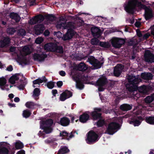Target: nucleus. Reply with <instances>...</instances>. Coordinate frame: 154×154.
<instances>
[{
    "label": "nucleus",
    "mask_w": 154,
    "mask_h": 154,
    "mask_svg": "<svg viewBox=\"0 0 154 154\" xmlns=\"http://www.w3.org/2000/svg\"><path fill=\"white\" fill-rule=\"evenodd\" d=\"M127 79L129 83L128 86L127 85L126 86L128 91L132 92L136 90L138 88L137 85L140 82V79L131 75H128Z\"/></svg>",
    "instance_id": "f257e3e1"
},
{
    "label": "nucleus",
    "mask_w": 154,
    "mask_h": 154,
    "mask_svg": "<svg viewBox=\"0 0 154 154\" xmlns=\"http://www.w3.org/2000/svg\"><path fill=\"white\" fill-rule=\"evenodd\" d=\"M11 146L8 143L5 142L0 143V154H14V148L11 149Z\"/></svg>",
    "instance_id": "f03ea898"
},
{
    "label": "nucleus",
    "mask_w": 154,
    "mask_h": 154,
    "mask_svg": "<svg viewBox=\"0 0 154 154\" xmlns=\"http://www.w3.org/2000/svg\"><path fill=\"white\" fill-rule=\"evenodd\" d=\"M99 139V135L93 131H90L88 133L87 143L89 144H92L97 142Z\"/></svg>",
    "instance_id": "7ed1b4c3"
},
{
    "label": "nucleus",
    "mask_w": 154,
    "mask_h": 154,
    "mask_svg": "<svg viewBox=\"0 0 154 154\" xmlns=\"http://www.w3.org/2000/svg\"><path fill=\"white\" fill-rule=\"evenodd\" d=\"M87 61L93 66L94 69H97L100 68L104 62H101L92 56L88 57Z\"/></svg>",
    "instance_id": "20e7f679"
},
{
    "label": "nucleus",
    "mask_w": 154,
    "mask_h": 154,
    "mask_svg": "<svg viewBox=\"0 0 154 154\" xmlns=\"http://www.w3.org/2000/svg\"><path fill=\"white\" fill-rule=\"evenodd\" d=\"M119 124L115 122H112L109 123L106 130L107 134L112 135L119 128Z\"/></svg>",
    "instance_id": "39448f33"
},
{
    "label": "nucleus",
    "mask_w": 154,
    "mask_h": 154,
    "mask_svg": "<svg viewBox=\"0 0 154 154\" xmlns=\"http://www.w3.org/2000/svg\"><path fill=\"white\" fill-rule=\"evenodd\" d=\"M125 43V40L122 38H116L113 39L111 41L112 46L116 48H120Z\"/></svg>",
    "instance_id": "423d86ee"
},
{
    "label": "nucleus",
    "mask_w": 154,
    "mask_h": 154,
    "mask_svg": "<svg viewBox=\"0 0 154 154\" xmlns=\"http://www.w3.org/2000/svg\"><path fill=\"white\" fill-rule=\"evenodd\" d=\"M144 57L146 62L150 63L154 62V54L149 50L145 51Z\"/></svg>",
    "instance_id": "0eeeda50"
},
{
    "label": "nucleus",
    "mask_w": 154,
    "mask_h": 154,
    "mask_svg": "<svg viewBox=\"0 0 154 154\" xmlns=\"http://www.w3.org/2000/svg\"><path fill=\"white\" fill-rule=\"evenodd\" d=\"M135 6V5L132 2L129 1L127 4L124 6V9L126 12L128 14H133L134 13Z\"/></svg>",
    "instance_id": "6e6552de"
},
{
    "label": "nucleus",
    "mask_w": 154,
    "mask_h": 154,
    "mask_svg": "<svg viewBox=\"0 0 154 154\" xmlns=\"http://www.w3.org/2000/svg\"><path fill=\"white\" fill-rule=\"evenodd\" d=\"M124 66L121 64H117L115 66L113 70V75L116 77H119L122 74Z\"/></svg>",
    "instance_id": "1a4fd4ad"
},
{
    "label": "nucleus",
    "mask_w": 154,
    "mask_h": 154,
    "mask_svg": "<svg viewBox=\"0 0 154 154\" xmlns=\"http://www.w3.org/2000/svg\"><path fill=\"white\" fill-rule=\"evenodd\" d=\"M47 57L45 54L42 53L41 54L35 53L33 55V59L35 61L41 62L44 61L45 59Z\"/></svg>",
    "instance_id": "9d476101"
},
{
    "label": "nucleus",
    "mask_w": 154,
    "mask_h": 154,
    "mask_svg": "<svg viewBox=\"0 0 154 154\" xmlns=\"http://www.w3.org/2000/svg\"><path fill=\"white\" fill-rule=\"evenodd\" d=\"M45 17V16L42 14L38 15L30 20V23L34 24L38 23H40L44 21Z\"/></svg>",
    "instance_id": "9b49d317"
},
{
    "label": "nucleus",
    "mask_w": 154,
    "mask_h": 154,
    "mask_svg": "<svg viewBox=\"0 0 154 154\" xmlns=\"http://www.w3.org/2000/svg\"><path fill=\"white\" fill-rule=\"evenodd\" d=\"M74 31L71 28L68 29L66 33L62 37V39L64 41L69 40L74 35Z\"/></svg>",
    "instance_id": "f8f14e48"
},
{
    "label": "nucleus",
    "mask_w": 154,
    "mask_h": 154,
    "mask_svg": "<svg viewBox=\"0 0 154 154\" xmlns=\"http://www.w3.org/2000/svg\"><path fill=\"white\" fill-rule=\"evenodd\" d=\"M72 93L70 91L66 90L60 95V99L61 101H64L66 99L72 97Z\"/></svg>",
    "instance_id": "ddd939ff"
},
{
    "label": "nucleus",
    "mask_w": 154,
    "mask_h": 154,
    "mask_svg": "<svg viewBox=\"0 0 154 154\" xmlns=\"http://www.w3.org/2000/svg\"><path fill=\"white\" fill-rule=\"evenodd\" d=\"M144 16L146 20H151L154 17L152 10L151 8H146L145 10Z\"/></svg>",
    "instance_id": "4468645a"
},
{
    "label": "nucleus",
    "mask_w": 154,
    "mask_h": 154,
    "mask_svg": "<svg viewBox=\"0 0 154 154\" xmlns=\"http://www.w3.org/2000/svg\"><path fill=\"white\" fill-rule=\"evenodd\" d=\"M142 118L141 116H134L131 119V120L129 121V123L133 125L134 126H138L139 125L141 122L140 120H141Z\"/></svg>",
    "instance_id": "2eb2a0df"
},
{
    "label": "nucleus",
    "mask_w": 154,
    "mask_h": 154,
    "mask_svg": "<svg viewBox=\"0 0 154 154\" xmlns=\"http://www.w3.org/2000/svg\"><path fill=\"white\" fill-rule=\"evenodd\" d=\"M34 29L35 34L39 35L43 32L45 29L44 26L42 24H38L34 26Z\"/></svg>",
    "instance_id": "dca6fc26"
},
{
    "label": "nucleus",
    "mask_w": 154,
    "mask_h": 154,
    "mask_svg": "<svg viewBox=\"0 0 154 154\" xmlns=\"http://www.w3.org/2000/svg\"><path fill=\"white\" fill-rule=\"evenodd\" d=\"M60 136L62 137H63L62 139L68 140H69L74 137V135L72 134V132H71L70 133H69L65 131L60 132Z\"/></svg>",
    "instance_id": "f3484780"
},
{
    "label": "nucleus",
    "mask_w": 154,
    "mask_h": 154,
    "mask_svg": "<svg viewBox=\"0 0 154 154\" xmlns=\"http://www.w3.org/2000/svg\"><path fill=\"white\" fill-rule=\"evenodd\" d=\"M108 82L107 79L105 76L99 78L97 81L96 84L98 86H104Z\"/></svg>",
    "instance_id": "a211bd4d"
},
{
    "label": "nucleus",
    "mask_w": 154,
    "mask_h": 154,
    "mask_svg": "<svg viewBox=\"0 0 154 154\" xmlns=\"http://www.w3.org/2000/svg\"><path fill=\"white\" fill-rule=\"evenodd\" d=\"M7 80L4 77L0 78V88L1 89L3 90H6L8 91L9 90V88H7L6 87H8V85H6Z\"/></svg>",
    "instance_id": "6ab92c4d"
},
{
    "label": "nucleus",
    "mask_w": 154,
    "mask_h": 154,
    "mask_svg": "<svg viewBox=\"0 0 154 154\" xmlns=\"http://www.w3.org/2000/svg\"><path fill=\"white\" fill-rule=\"evenodd\" d=\"M69 119L66 117H63L61 118L58 123L63 126H68L70 123Z\"/></svg>",
    "instance_id": "aec40b11"
},
{
    "label": "nucleus",
    "mask_w": 154,
    "mask_h": 154,
    "mask_svg": "<svg viewBox=\"0 0 154 154\" xmlns=\"http://www.w3.org/2000/svg\"><path fill=\"white\" fill-rule=\"evenodd\" d=\"M91 31L93 36L98 37L100 36L101 34L100 29L97 27H92L91 29Z\"/></svg>",
    "instance_id": "412c9836"
},
{
    "label": "nucleus",
    "mask_w": 154,
    "mask_h": 154,
    "mask_svg": "<svg viewBox=\"0 0 154 154\" xmlns=\"http://www.w3.org/2000/svg\"><path fill=\"white\" fill-rule=\"evenodd\" d=\"M0 41L2 48H3L5 47H7L9 45L11 42V39L8 36L4 37Z\"/></svg>",
    "instance_id": "4be33fe9"
},
{
    "label": "nucleus",
    "mask_w": 154,
    "mask_h": 154,
    "mask_svg": "<svg viewBox=\"0 0 154 154\" xmlns=\"http://www.w3.org/2000/svg\"><path fill=\"white\" fill-rule=\"evenodd\" d=\"M138 88L139 91L143 94H146L148 93L150 89V88L149 86L145 85H143Z\"/></svg>",
    "instance_id": "5701e85b"
},
{
    "label": "nucleus",
    "mask_w": 154,
    "mask_h": 154,
    "mask_svg": "<svg viewBox=\"0 0 154 154\" xmlns=\"http://www.w3.org/2000/svg\"><path fill=\"white\" fill-rule=\"evenodd\" d=\"M54 123L53 121L51 119H48L42 121L40 124V125L51 127Z\"/></svg>",
    "instance_id": "b1692460"
},
{
    "label": "nucleus",
    "mask_w": 154,
    "mask_h": 154,
    "mask_svg": "<svg viewBox=\"0 0 154 154\" xmlns=\"http://www.w3.org/2000/svg\"><path fill=\"white\" fill-rule=\"evenodd\" d=\"M132 107V104L125 103L121 105L120 108L123 111H127L131 109Z\"/></svg>",
    "instance_id": "393cba45"
},
{
    "label": "nucleus",
    "mask_w": 154,
    "mask_h": 154,
    "mask_svg": "<svg viewBox=\"0 0 154 154\" xmlns=\"http://www.w3.org/2000/svg\"><path fill=\"white\" fill-rule=\"evenodd\" d=\"M69 150L66 146H62L58 151L57 154H65L69 152Z\"/></svg>",
    "instance_id": "a878e982"
},
{
    "label": "nucleus",
    "mask_w": 154,
    "mask_h": 154,
    "mask_svg": "<svg viewBox=\"0 0 154 154\" xmlns=\"http://www.w3.org/2000/svg\"><path fill=\"white\" fill-rule=\"evenodd\" d=\"M89 116L86 113H83L80 116L79 120L82 123H85L89 119Z\"/></svg>",
    "instance_id": "bb28decb"
},
{
    "label": "nucleus",
    "mask_w": 154,
    "mask_h": 154,
    "mask_svg": "<svg viewBox=\"0 0 154 154\" xmlns=\"http://www.w3.org/2000/svg\"><path fill=\"white\" fill-rule=\"evenodd\" d=\"M141 75L142 78L145 80H151L153 78L152 74L150 72L147 73L143 72L141 73Z\"/></svg>",
    "instance_id": "cd10ccee"
},
{
    "label": "nucleus",
    "mask_w": 154,
    "mask_h": 154,
    "mask_svg": "<svg viewBox=\"0 0 154 154\" xmlns=\"http://www.w3.org/2000/svg\"><path fill=\"white\" fill-rule=\"evenodd\" d=\"M91 115L94 120L102 118V114L101 113L96 112L95 111L91 112Z\"/></svg>",
    "instance_id": "c85d7f7f"
},
{
    "label": "nucleus",
    "mask_w": 154,
    "mask_h": 154,
    "mask_svg": "<svg viewBox=\"0 0 154 154\" xmlns=\"http://www.w3.org/2000/svg\"><path fill=\"white\" fill-rule=\"evenodd\" d=\"M19 74H16L12 76L9 79L10 82L13 84H15V81L19 80Z\"/></svg>",
    "instance_id": "c756f323"
},
{
    "label": "nucleus",
    "mask_w": 154,
    "mask_h": 154,
    "mask_svg": "<svg viewBox=\"0 0 154 154\" xmlns=\"http://www.w3.org/2000/svg\"><path fill=\"white\" fill-rule=\"evenodd\" d=\"M77 68L79 71L83 72L87 69L88 67L84 63L81 62L78 65Z\"/></svg>",
    "instance_id": "7c9ffc66"
},
{
    "label": "nucleus",
    "mask_w": 154,
    "mask_h": 154,
    "mask_svg": "<svg viewBox=\"0 0 154 154\" xmlns=\"http://www.w3.org/2000/svg\"><path fill=\"white\" fill-rule=\"evenodd\" d=\"M40 128L43 130V132L48 134L51 133L53 129L51 127L40 125Z\"/></svg>",
    "instance_id": "2f4dec72"
},
{
    "label": "nucleus",
    "mask_w": 154,
    "mask_h": 154,
    "mask_svg": "<svg viewBox=\"0 0 154 154\" xmlns=\"http://www.w3.org/2000/svg\"><path fill=\"white\" fill-rule=\"evenodd\" d=\"M10 17L14 20L16 22H18L20 20L19 15L17 13L14 12L11 13L10 14Z\"/></svg>",
    "instance_id": "473e14b6"
},
{
    "label": "nucleus",
    "mask_w": 154,
    "mask_h": 154,
    "mask_svg": "<svg viewBox=\"0 0 154 154\" xmlns=\"http://www.w3.org/2000/svg\"><path fill=\"white\" fill-rule=\"evenodd\" d=\"M71 25V22H69L67 24H62L61 23H58L56 25V27L57 28L60 29L62 27H63L64 29H67L68 28H69Z\"/></svg>",
    "instance_id": "72a5a7b5"
},
{
    "label": "nucleus",
    "mask_w": 154,
    "mask_h": 154,
    "mask_svg": "<svg viewBox=\"0 0 154 154\" xmlns=\"http://www.w3.org/2000/svg\"><path fill=\"white\" fill-rule=\"evenodd\" d=\"M45 18L48 21L51 22L55 20L56 18L55 16L53 14H47L45 15Z\"/></svg>",
    "instance_id": "f704fd0d"
},
{
    "label": "nucleus",
    "mask_w": 154,
    "mask_h": 154,
    "mask_svg": "<svg viewBox=\"0 0 154 154\" xmlns=\"http://www.w3.org/2000/svg\"><path fill=\"white\" fill-rule=\"evenodd\" d=\"M37 106V104L35 103L31 102H27L25 104L26 107L29 109H34L35 106Z\"/></svg>",
    "instance_id": "c9c22d12"
},
{
    "label": "nucleus",
    "mask_w": 154,
    "mask_h": 154,
    "mask_svg": "<svg viewBox=\"0 0 154 154\" xmlns=\"http://www.w3.org/2000/svg\"><path fill=\"white\" fill-rule=\"evenodd\" d=\"M145 121L149 124L154 125V116L146 117Z\"/></svg>",
    "instance_id": "e433bc0d"
},
{
    "label": "nucleus",
    "mask_w": 154,
    "mask_h": 154,
    "mask_svg": "<svg viewBox=\"0 0 154 154\" xmlns=\"http://www.w3.org/2000/svg\"><path fill=\"white\" fill-rule=\"evenodd\" d=\"M40 91L39 88H35L33 91V94L32 95L33 97L35 99L36 98L38 97L40 94Z\"/></svg>",
    "instance_id": "4c0bfd02"
},
{
    "label": "nucleus",
    "mask_w": 154,
    "mask_h": 154,
    "mask_svg": "<svg viewBox=\"0 0 154 154\" xmlns=\"http://www.w3.org/2000/svg\"><path fill=\"white\" fill-rule=\"evenodd\" d=\"M31 114V112L28 109L25 110L23 111V117L25 118H29Z\"/></svg>",
    "instance_id": "58836bf2"
},
{
    "label": "nucleus",
    "mask_w": 154,
    "mask_h": 154,
    "mask_svg": "<svg viewBox=\"0 0 154 154\" xmlns=\"http://www.w3.org/2000/svg\"><path fill=\"white\" fill-rule=\"evenodd\" d=\"M15 148L17 149H20L24 147V145L22 142L19 141L14 143Z\"/></svg>",
    "instance_id": "ea45409f"
},
{
    "label": "nucleus",
    "mask_w": 154,
    "mask_h": 154,
    "mask_svg": "<svg viewBox=\"0 0 154 154\" xmlns=\"http://www.w3.org/2000/svg\"><path fill=\"white\" fill-rule=\"evenodd\" d=\"M99 119L96 122V125L98 127L103 126L105 124V120L103 119Z\"/></svg>",
    "instance_id": "a19ab883"
},
{
    "label": "nucleus",
    "mask_w": 154,
    "mask_h": 154,
    "mask_svg": "<svg viewBox=\"0 0 154 154\" xmlns=\"http://www.w3.org/2000/svg\"><path fill=\"white\" fill-rule=\"evenodd\" d=\"M55 48L54 52H56L60 54H62L63 53V47L61 45H57Z\"/></svg>",
    "instance_id": "79ce46f5"
},
{
    "label": "nucleus",
    "mask_w": 154,
    "mask_h": 154,
    "mask_svg": "<svg viewBox=\"0 0 154 154\" xmlns=\"http://www.w3.org/2000/svg\"><path fill=\"white\" fill-rule=\"evenodd\" d=\"M100 45L103 48H109L111 46L110 44L108 42H100Z\"/></svg>",
    "instance_id": "37998d69"
},
{
    "label": "nucleus",
    "mask_w": 154,
    "mask_h": 154,
    "mask_svg": "<svg viewBox=\"0 0 154 154\" xmlns=\"http://www.w3.org/2000/svg\"><path fill=\"white\" fill-rule=\"evenodd\" d=\"M153 100H154V98L151 96H148L146 97L144 99V101L146 103H150Z\"/></svg>",
    "instance_id": "c03bdc74"
},
{
    "label": "nucleus",
    "mask_w": 154,
    "mask_h": 154,
    "mask_svg": "<svg viewBox=\"0 0 154 154\" xmlns=\"http://www.w3.org/2000/svg\"><path fill=\"white\" fill-rule=\"evenodd\" d=\"M17 35L19 36H25L26 34L25 30L23 29H18L17 31Z\"/></svg>",
    "instance_id": "a18cd8bd"
},
{
    "label": "nucleus",
    "mask_w": 154,
    "mask_h": 154,
    "mask_svg": "<svg viewBox=\"0 0 154 154\" xmlns=\"http://www.w3.org/2000/svg\"><path fill=\"white\" fill-rule=\"evenodd\" d=\"M42 82L43 81L42 80V79L38 78L33 81L32 86L33 88H35L36 87L35 85L38 84L39 85L40 84L42 83Z\"/></svg>",
    "instance_id": "49530a36"
},
{
    "label": "nucleus",
    "mask_w": 154,
    "mask_h": 154,
    "mask_svg": "<svg viewBox=\"0 0 154 154\" xmlns=\"http://www.w3.org/2000/svg\"><path fill=\"white\" fill-rule=\"evenodd\" d=\"M76 86L77 88L80 90H82L84 88V85L81 82V80H79L78 82H77Z\"/></svg>",
    "instance_id": "de8ad7c7"
},
{
    "label": "nucleus",
    "mask_w": 154,
    "mask_h": 154,
    "mask_svg": "<svg viewBox=\"0 0 154 154\" xmlns=\"http://www.w3.org/2000/svg\"><path fill=\"white\" fill-rule=\"evenodd\" d=\"M46 85L48 88L52 89L54 87V82L52 81H50L48 82Z\"/></svg>",
    "instance_id": "09e8293b"
},
{
    "label": "nucleus",
    "mask_w": 154,
    "mask_h": 154,
    "mask_svg": "<svg viewBox=\"0 0 154 154\" xmlns=\"http://www.w3.org/2000/svg\"><path fill=\"white\" fill-rule=\"evenodd\" d=\"M15 29L14 28H10L8 29L7 33L9 34L13 35L16 32Z\"/></svg>",
    "instance_id": "8fccbe9b"
},
{
    "label": "nucleus",
    "mask_w": 154,
    "mask_h": 154,
    "mask_svg": "<svg viewBox=\"0 0 154 154\" xmlns=\"http://www.w3.org/2000/svg\"><path fill=\"white\" fill-rule=\"evenodd\" d=\"M49 45H50V51L54 52L55 49V48H56V46L57 45L52 43H49Z\"/></svg>",
    "instance_id": "3c124183"
},
{
    "label": "nucleus",
    "mask_w": 154,
    "mask_h": 154,
    "mask_svg": "<svg viewBox=\"0 0 154 154\" xmlns=\"http://www.w3.org/2000/svg\"><path fill=\"white\" fill-rule=\"evenodd\" d=\"M43 41V38L41 37H38L36 39L35 41V42L37 44H40Z\"/></svg>",
    "instance_id": "603ef678"
},
{
    "label": "nucleus",
    "mask_w": 154,
    "mask_h": 154,
    "mask_svg": "<svg viewBox=\"0 0 154 154\" xmlns=\"http://www.w3.org/2000/svg\"><path fill=\"white\" fill-rule=\"evenodd\" d=\"M55 140L54 139H51L50 138L45 140V142L47 144H50L54 143Z\"/></svg>",
    "instance_id": "864d4df0"
},
{
    "label": "nucleus",
    "mask_w": 154,
    "mask_h": 154,
    "mask_svg": "<svg viewBox=\"0 0 154 154\" xmlns=\"http://www.w3.org/2000/svg\"><path fill=\"white\" fill-rule=\"evenodd\" d=\"M44 48L45 50L47 51H50V45H49V43L45 44L44 45Z\"/></svg>",
    "instance_id": "5fc2aeb1"
},
{
    "label": "nucleus",
    "mask_w": 154,
    "mask_h": 154,
    "mask_svg": "<svg viewBox=\"0 0 154 154\" xmlns=\"http://www.w3.org/2000/svg\"><path fill=\"white\" fill-rule=\"evenodd\" d=\"M136 32L137 35L139 37H142V34L141 32L140 31L139 29H138L136 30Z\"/></svg>",
    "instance_id": "6e6d98bb"
},
{
    "label": "nucleus",
    "mask_w": 154,
    "mask_h": 154,
    "mask_svg": "<svg viewBox=\"0 0 154 154\" xmlns=\"http://www.w3.org/2000/svg\"><path fill=\"white\" fill-rule=\"evenodd\" d=\"M63 85V82L61 81H59L57 82V85L58 88H60Z\"/></svg>",
    "instance_id": "4d7b16f0"
},
{
    "label": "nucleus",
    "mask_w": 154,
    "mask_h": 154,
    "mask_svg": "<svg viewBox=\"0 0 154 154\" xmlns=\"http://www.w3.org/2000/svg\"><path fill=\"white\" fill-rule=\"evenodd\" d=\"M150 36V34L147 32L143 36V38L144 39H146L148 38Z\"/></svg>",
    "instance_id": "13d9d810"
},
{
    "label": "nucleus",
    "mask_w": 154,
    "mask_h": 154,
    "mask_svg": "<svg viewBox=\"0 0 154 154\" xmlns=\"http://www.w3.org/2000/svg\"><path fill=\"white\" fill-rule=\"evenodd\" d=\"M35 1L36 0H29V2L30 3V5L31 6L35 4Z\"/></svg>",
    "instance_id": "bf43d9fd"
},
{
    "label": "nucleus",
    "mask_w": 154,
    "mask_h": 154,
    "mask_svg": "<svg viewBox=\"0 0 154 154\" xmlns=\"http://www.w3.org/2000/svg\"><path fill=\"white\" fill-rule=\"evenodd\" d=\"M102 111V109L101 108H95L94 109V111H95L96 112L100 113Z\"/></svg>",
    "instance_id": "052dcab7"
},
{
    "label": "nucleus",
    "mask_w": 154,
    "mask_h": 154,
    "mask_svg": "<svg viewBox=\"0 0 154 154\" xmlns=\"http://www.w3.org/2000/svg\"><path fill=\"white\" fill-rule=\"evenodd\" d=\"M25 87V85L24 84H21L18 86V88L20 90H23Z\"/></svg>",
    "instance_id": "680f3d73"
},
{
    "label": "nucleus",
    "mask_w": 154,
    "mask_h": 154,
    "mask_svg": "<svg viewBox=\"0 0 154 154\" xmlns=\"http://www.w3.org/2000/svg\"><path fill=\"white\" fill-rule=\"evenodd\" d=\"M13 70V67L12 65H10L6 68V70L8 71H11Z\"/></svg>",
    "instance_id": "e2e57ef3"
},
{
    "label": "nucleus",
    "mask_w": 154,
    "mask_h": 154,
    "mask_svg": "<svg viewBox=\"0 0 154 154\" xmlns=\"http://www.w3.org/2000/svg\"><path fill=\"white\" fill-rule=\"evenodd\" d=\"M59 74L61 76H64L66 75L65 72L63 70L60 71Z\"/></svg>",
    "instance_id": "0e129e2a"
},
{
    "label": "nucleus",
    "mask_w": 154,
    "mask_h": 154,
    "mask_svg": "<svg viewBox=\"0 0 154 154\" xmlns=\"http://www.w3.org/2000/svg\"><path fill=\"white\" fill-rule=\"evenodd\" d=\"M52 94L54 96H56V94L57 93V91L56 89H53L52 91Z\"/></svg>",
    "instance_id": "69168bd1"
},
{
    "label": "nucleus",
    "mask_w": 154,
    "mask_h": 154,
    "mask_svg": "<svg viewBox=\"0 0 154 154\" xmlns=\"http://www.w3.org/2000/svg\"><path fill=\"white\" fill-rule=\"evenodd\" d=\"M91 44L93 45H95L97 43V41L96 39H92L91 40Z\"/></svg>",
    "instance_id": "338daca9"
},
{
    "label": "nucleus",
    "mask_w": 154,
    "mask_h": 154,
    "mask_svg": "<svg viewBox=\"0 0 154 154\" xmlns=\"http://www.w3.org/2000/svg\"><path fill=\"white\" fill-rule=\"evenodd\" d=\"M17 154H25V151L23 150H21L18 152Z\"/></svg>",
    "instance_id": "774afa93"
}]
</instances>
